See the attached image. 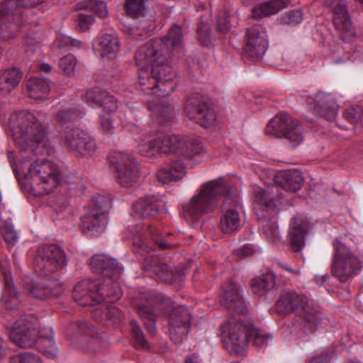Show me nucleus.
Masks as SVG:
<instances>
[{"label": "nucleus", "instance_id": "f257e3e1", "mask_svg": "<svg viewBox=\"0 0 363 363\" xmlns=\"http://www.w3.org/2000/svg\"><path fill=\"white\" fill-rule=\"evenodd\" d=\"M135 62L140 70L139 84L144 86L146 99H144L150 109L155 111L165 121L172 119V107L167 105L166 94L162 91L164 82L168 83L174 77L172 67L160 48V43L152 41L140 46L135 53Z\"/></svg>", "mask_w": 363, "mask_h": 363}, {"label": "nucleus", "instance_id": "f03ea898", "mask_svg": "<svg viewBox=\"0 0 363 363\" xmlns=\"http://www.w3.org/2000/svg\"><path fill=\"white\" fill-rule=\"evenodd\" d=\"M89 265L101 277L94 281L85 279L77 284L73 290L74 301L86 306L118 300L121 291L116 281L123 271L120 264L107 255H96L90 259Z\"/></svg>", "mask_w": 363, "mask_h": 363}, {"label": "nucleus", "instance_id": "7ed1b4c3", "mask_svg": "<svg viewBox=\"0 0 363 363\" xmlns=\"http://www.w3.org/2000/svg\"><path fill=\"white\" fill-rule=\"evenodd\" d=\"M42 116L21 111L13 113L9 121L11 135L21 151L32 152L35 156L48 152L47 128Z\"/></svg>", "mask_w": 363, "mask_h": 363}, {"label": "nucleus", "instance_id": "20e7f679", "mask_svg": "<svg viewBox=\"0 0 363 363\" xmlns=\"http://www.w3.org/2000/svg\"><path fill=\"white\" fill-rule=\"evenodd\" d=\"M136 148L140 155L152 157L160 152L173 153L185 158L201 155L205 149L201 142L191 137L167 135L161 138L157 134L145 133L136 140Z\"/></svg>", "mask_w": 363, "mask_h": 363}, {"label": "nucleus", "instance_id": "39448f33", "mask_svg": "<svg viewBox=\"0 0 363 363\" xmlns=\"http://www.w3.org/2000/svg\"><path fill=\"white\" fill-rule=\"evenodd\" d=\"M221 338L225 347L230 353H242L246 341H252L260 348L267 345L272 340V336L262 330L241 323L235 318L230 319L222 325Z\"/></svg>", "mask_w": 363, "mask_h": 363}, {"label": "nucleus", "instance_id": "423d86ee", "mask_svg": "<svg viewBox=\"0 0 363 363\" xmlns=\"http://www.w3.org/2000/svg\"><path fill=\"white\" fill-rule=\"evenodd\" d=\"M228 187L222 179L203 184L198 192L183 204L184 218L188 222H194L203 215L213 212L218 206L219 198L225 194Z\"/></svg>", "mask_w": 363, "mask_h": 363}, {"label": "nucleus", "instance_id": "0eeeda50", "mask_svg": "<svg viewBox=\"0 0 363 363\" xmlns=\"http://www.w3.org/2000/svg\"><path fill=\"white\" fill-rule=\"evenodd\" d=\"M40 338V350L50 359L57 356L58 351L54 342L53 332L51 328H45L37 333L31 323L16 322L10 331V338L12 342L21 347H32L37 343V335Z\"/></svg>", "mask_w": 363, "mask_h": 363}, {"label": "nucleus", "instance_id": "6e6552de", "mask_svg": "<svg viewBox=\"0 0 363 363\" xmlns=\"http://www.w3.org/2000/svg\"><path fill=\"white\" fill-rule=\"evenodd\" d=\"M19 165L26 178L37 182L45 194L51 193L60 184V171L58 166L52 161L37 158L33 163L27 164L23 162Z\"/></svg>", "mask_w": 363, "mask_h": 363}, {"label": "nucleus", "instance_id": "1a4fd4ad", "mask_svg": "<svg viewBox=\"0 0 363 363\" xmlns=\"http://www.w3.org/2000/svg\"><path fill=\"white\" fill-rule=\"evenodd\" d=\"M276 311L281 315L298 313L304 318L311 330L318 328V317L314 310L309 306L308 298L294 291H284L279 296Z\"/></svg>", "mask_w": 363, "mask_h": 363}, {"label": "nucleus", "instance_id": "9d476101", "mask_svg": "<svg viewBox=\"0 0 363 363\" xmlns=\"http://www.w3.org/2000/svg\"><path fill=\"white\" fill-rule=\"evenodd\" d=\"M334 248L333 274L340 281H348L360 272L361 261L354 252L337 239L334 241Z\"/></svg>", "mask_w": 363, "mask_h": 363}, {"label": "nucleus", "instance_id": "9b49d317", "mask_svg": "<svg viewBox=\"0 0 363 363\" xmlns=\"http://www.w3.org/2000/svg\"><path fill=\"white\" fill-rule=\"evenodd\" d=\"M110 166L116 182L122 186L130 187L138 180L140 169L135 159L121 152L113 153L110 157Z\"/></svg>", "mask_w": 363, "mask_h": 363}, {"label": "nucleus", "instance_id": "f8f14e48", "mask_svg": "<svg viewBox=\"0 0 363 363\" xmlns=\"http://www.w3.org/2000/svg\"><path fill=\"white\" fill-rule=\"evenodd\" d=\"M266 133L278 138H285L294 147L303 140L302 128L298 122L284 113L277 115L268 123Z\"/></svg>", "mask_w": 363, "mask_h": 363}, {"label": "nucleus", "instance_id": "ddd939ff", "mask_svg": "<svg viewBox=\"0 0 363 363\" xmlns=\"http://www.w3.org/2000/svg\"><path fill=\"white\" fill-rule=\"evenodd\" d=\"M143 298L144 301L137 304L138 313L143 320L148 332L154 334L156 317L165 312L171 306L172 303L169 298L162 294L144 295Z\"/></svg>", "mask_w": 363, "mask_h": 363}, {"label": "nucleus", "instance_id": "4468645a", "mask_svg": "<svg viewBox=\"0 0 363 363\" xmlns=\"http://www.w3.org/2000/svg\"><path fill=\"white\" fill-rule=\"evenodd\" d=\"M107 205L103 197L92 201L87 213L82 218V228L84 233L96 236L104 231L107 224Z\"/></svg>", "mask_w": 363, "mask_h": 363}, {"label": "nucleus", "instance_id": "2eb2a0df", "mask_svg": "<svg viewBox=\"0 0 363 363\" xmlns=\"http://www.w3.org/2000/svg\"><path fill=\"white\" fill-rule=\"evenodd\" d=\"M65 263V253L57 245H43L38 247L34 262L37 272L48 275L58 271Z\"/></svg>", "mask_w": 363, "mask_h": 363}, {"label": "nucleus", "instance_id": "dca6fc26", "mask_svg": "<svg viewBox=\"0 0 363 363\" xmlns=\"http://www.w3.org/2000/svg\"><path fill=\"white\" fill-rule=\"evenodd\" d=\"M64 147L81 156L94 152L96 148L94 138L79 128H67L62 135Z\"/></svg>", "mask_w": 363, "mask_h": 363}, {"label": "nucleus", "instance_id": "f3484780", "mask_svg": "<svg viewBox=\"0 0 363 363\" xmlns=\"http://www.w3.org/2000/svg\"><path fill=\"white\" fill-rule=\"evenodd\" d=\"M225 200L223 206V214L220 219L222 230L225 233H231L241 228L242 223L240 215L236 209L239 203L237 195L229 186L225 193Z\"/></svg>", "mask_w": 363, "mask_h": 363}, {"label": "nucleus", "instance_id": "a211bd4d", "mask_svg": "<svg viewBox=\"0 0 363 363\" xmlns=\"http://www.w3.org/2000/svg\"><path fill=\"white\" fill-rule=\"evenodd\" d=\"M186 116L200 125L208 128L214 124L216 115L211 105L203 101L199 96L190 97L185 106Z\"/></svg>", "mask_w": 363, "mask_h": 363}, {"label": "nucleus", "instance_id": "6ab92c4d", "mask_svg": "<svg viewBox=\"0 0 363 363\" xmlns=\"http://www.w3.org/2000/svg\"><path fill=\"white\" fill-rule=\"evenodd\" d=\"M308 108L315 114L328 121L335 118L338 107L333 95L318 91L306 100Z\"/></svg>", "mask_w": 363, "mask_h": 363}, {"label": "nucleus", "instance_id": "aec40b11", "mask_svg": "<svg viewBox=\"0 0 363 363\" xmlns=\"http://www.w3.org/2000/svg\"><path fill=\"white\" fill-rule=\"evenodd\" d=\"M190 323V315L187 309L182 306L174 307L169 314V335L175 343L184 338Z\"/></svg>", "mask_w": 363, "mask_h": 363}, {"label": "nucleus", "instance_id": "412c9836", "mask_svg": "<svg viewBox=\"0 0 363 363\" xmlns=\"http://www.w3.org/2000/svg\"><path fill=\"white\" fill-rule=\"evenodd\" d=\"M268 46L265 29L260 25H255L247 30L245 52L252 57L262 56Z\"/></svg>", "mask_w": 363, "mask_h": 363}, {"label": "nucleus", "instance_id": "4be33fe9", "mask_svg": "<svg viewBox=\"0 0 363 363\" xmlns=\"http://www.w3.org/2000/svg\"><path fill=\"white\" fill-rule=\"evenodd\" d=\"M157 41L160 43V48L167 57L170 55L179 57L182 55L183 33L179 26H172L167 34Z\"/></svg>", "mask_w": 363, "mask_h": 363}, {"label": "nucleus", "instance_id": "5701e85b", "mask_svg": "<svg viewBox=\"0 0 363 363\" xmlns=\"http://www.w3.org/2000/svg\"><path fill=\"white\" fill-rule=\"evenodd\" d=\"M223 305L229 311L245 314L247 307L240 294L238 285L230 280L227 285L223 286Z\"/></svg>", "mask_w": 363, "mask_h": 363}, {"label": "nucleus", "instance_id": "b1692460", "mask_svg": "<svg viewBox=\"0 0 363 363\" xmlns=\"http://www.w3.org/2000/svg\"><path fill=\"white\" fill-rule=\"evenodd\" d=\"M181 160H174L164 167L160 168L157 173L158 181L162 184L177 182L182 179L186 174L184 160L190 159L182 156ZM192 157H191V158Z\"/></svg>", "mask_w": 363, "mask_h": 363}, {"label": "nucleus", "instance_id": "393cba45", "mask_svg": "<svg viewBox=\"0 0 363 363\" xmlns=\"http://www.w3.org/2000/svg\"><path fill=\"white\" fill-rule=\"evenodd\" d=\"M158 199L155 195L140 197L133 206L132 213L136 218H152L160 211Z\"/></svg>", "mask_w": 363, "mask_h": 363}, {"label": "nucleus", "instance_id": "a878e982", "mask_svg": "<svg viewBox=\"0 0 363 363\" xmlns=\"http://www.w3.org/2000/svg\"><path fill=\"white\" fill-rule=\"evenodd\" d=\"M14 3L15 1H3L0 6V15L2 16L0 37L6 39L13 38L18 28L17 23L11 22L17 13L13 15V11L8 10L9 7L14 6Z\"/></svg>", "mask_w": 363, "mask_h": 363}, {"label": "nucleus", "instance_id": "bb28decb", "mask_svg": "<svg viewBox=\"0 0 363 363\" xmlns=\"http://www.w3.org/2000/svg\"><path fill=\"white\" fill-rule=\"evenodd\" d=\"M274 182L288 191H296L303 184L301 172L297 169L284 170L274 175Z\"/></svg>", "mask_w": 363, "mask_h": 363}, {"label": "nucleus", "instance_id": "cd10ccee", "mask_svg": "<svg viewBox=\"0 0 363 363\" xmlns=\"http://www.w3.org/2000/svg\"><path fill=\"white\" fill-rule=\"evenodd\" d=\"M83 100L92 107L103 106L110 112L118 108L117 101L114 97L105 91L96 92L94 90H89L83 97Z\"/></svg>", "mask_w": 363, "mask_h": 363}, {"label": "nucleus", "instance_id": "c85d7f7f", "mask_svg": "<svg viewBox=\"0 0 363 363\" xmlns=\"http://www.w3.org/2000/svg\"><path fill=\"white\" fill-rule=\"evenodd\" d=\"M144 268L147 271H152L155 275L164 281H173L174 272L172 269L166 264L162 263L160 259L152 255L145 258Z\"/></svg>", "mask_w": 363, "mask_h": 363}, {"label": "nucleus", "instance_id": "c756f323", "mask_svg": "<svg viewBox=\"0 0 363 363\" xmlns=\"http://www.w3.org/2000/svg\"><path fill=\"white\" fill-rule=\"evenodd\" d=\"M330 7L334 10V24L337 29L350 31L352 23L348 16L345 1H330Z\"/></svg>", "mask_w": 363, "mask_h": 363}, {"label": "nucleus", "instance_id": "7c9ffc66", "mask_svg": "<svg viewBox=\"0 0 363 363\" xmlns=\"http://www.w3.org/2000/svg\"><path fill=\"white\" fill-rule=\"evenodd\" d=\"M94 318L99 322H104L106 325H118L122 318L119 310L113 306H101L96 308L94 314Z\"/></svg>", "mask_w": 363, "mask_h": 363}, {"label": "nucleus", "instance_id": "2f4dec72", "mask_svg": "<svg viewBox=\"0 0 363 363\" xmlns=\"http://www.w3.org/2000/svg\"><path fill=\"white\" fill-rule=\"evenodd\" d=\"M28 96L35 99H45L50 91V86L46 79L30 77L27 82Z\"/></svg>", "mask_w": 363, "mask_h": 363}, {"label": "nucleus", "instance_id": "473e14b6", "mask_svg": "<svg viewBox=\"0 0 363 363\" xmlns=\"http://www.w3.org/2000/svg\"><path fill=\"white\" fill-rule=\"evenodd\" d=\"M287 6L286 1H259L252 9V17L261 18L278 13Z\"/></svg>", "mask_w": 363, "mask_h": 363}, {"label": "nucleus", "instance_id": "72a5a7b5", "mask_svg": "<svg viewBox=\"0 0 363 363\" xmlns=\"http://www.w3.org/2000/svg\"><path fill=\"white\" fill-rule=\"evenodd\" d=\"M21 301L20 296L16 293L12 279L5 274V288L1 300V303L7 309H13Z\"/></svg>", "mask_w": 363, "mask_h": 363}, {"label": "nucleus", "instance_id": "f704fd0d", "mask_svg": "<svg viewBox=\"0 0 363 363\" xmlns=\"http://www.w3.org/2000/svg\"><path fill=\"white\" fill-rule=\"evenodd\" d=\"M84 113V111L64 104H57L54 107L55 119L60 123H65L80 117Z\"/></svg>", "mask_w": 363, "mask_h": 363}, {"label": "nucleus", "instance_id": "c9c22d12", "mask_svg": "<svg viewBox=\"0 0 363 363\" xmlns=\"http://www.w3.org/2000/svg\"><path fill=\"white\" fill-rule=\"evenodd\" d=\"M21 73L16 68L5 70L0 75V91L8 94L13 90L21 79Z\"/></svg>", "mask_w": 363, "mask_h": 363}, {"label": "nucleus", "instance_id": "e433bc0d", "mask_svg": "<svg viewBox=\"0 0 363 363\" xmlns=\"http://www.w3.org/2000/svg\"><path fill=\"white\" fill-rule=\"evenodd\" d=\"M99 45L101 51V57L108 59L114 58L118 50V40L112 34L102 35L99 40Z\"/></svg>", "mask_w": 363, "mask_h": 363}, {"label": "nucleus", "instance_id": "4c0bfd02", "mask_svg": "<svg viewBox=\"0 0 363 363\" xmlns=\"http://www.w3.org/2000/svg\"><path fill=\"white\" fill-rule=\"evenodd\" d=\"M274 285V277L272 274H264L252 280V293L259 296L265 295Z\"/></svg>", "mask_w": 363, "mask_h": 363}, {"label": "nucleus", "instance_id": "58836bf2", "mask_svg": "<svg viewBox=\"0 0 363 363\" xmlns=\"http://www.w3.org/2000/svg\"><path fill=\"white\" fill-rule=\"evenodd\" d=\"M306 233V230L304 225L296 224V223L292 224L290 234L291 236V247L294 251L299 252L304 246V236Z\"/></svg>", "mask_w": 363, "mask_h": 363}, {"label": "nucleus", "instance_id": "ea45409f", "mask_svg": "<svg viewBox=\"0 0 363 363\" xmlns=\"http://www.w3.org/2000/svg\"><path fill=\"white\" fill-rule=\"evenodd\" d=\"M260 230L262 237L269 242L274 243L280 240L275 218L265 221L260 227Z\"/></svg>", "mask_w": 363, "mask_h": 363}, {"label": "nucleus", "instance_id": "a19ab883", "mask_svg": "<svg viewBox=\"0 0 363 363\" xmlns=\"http://www.w3.org/2000/svg\"><path fill=\"white\" fill-rule=\"evenodd\" d=\"M78 8L94 13L99 18H105L108 14L105 1H80Z\"/></svg>", "mask_w": 363, "mask_h": 363}, {"label": "nucleus", "instance_id": "79ce46f5", "mask_svg": "<svg viewBox=\"0 0 363 363\" xmlns=\"http://www.w3.org/2000/svg\"><path fill=\"white\" fill-rule=\"evenodd\" d=\"M0 233L5 242L10 245H14L18 240V236L13 226L6 220L0 218Z\"/></svg>", "mask_w": 363, "mask_h": 363}, {"label": "nucleus", "instance_id": "37998d69", "mask_svg": "<svg viewBox=\"0 0 363 363\" xmlns=\"http://www.w3.org/2000/svg\"><path fill=\"white\" fill-rule=\"evenodd\" d=\"M55 45L58 48L59 50L65 51L72 48H79L81 43L78 40L72 39L68 35L60 33L56 37Z\"/></svg>", "mask_w": 363, "mask_h": 363}, {"label": "nucleus", "instance_id": "c03bdc74", "mask_svg": "<svg viewBox=\"0 0 363 363\" xmlns=\"http://www.w3.org/2000/svg\"><path fill=\"white\" fill-rule=\"evenodd\" d=\"M254 195L255 201L257 203L266 207H271L273 206V196L271 193L257 186L254 189Z\"/></svg>", "mask_w": 363, "mask_h": 363}, {"label": "nucleus", "instance_id": "a18cd8bd", "mask_svg": "<svg viewBox=\"0 0 363 363\" xmlns=\"http://www.w3.org/2000/svg\"><path fill=\"white\" fill-rule=\"evenodd\" d=\"M133 336L138 347L143 349H147L148 345L145 339L144 335L135 320H132L130 323Z\"/></svg>", "mask_w": 363, "mask_h": 363}, {"label": "nucleus", "instance_id": "49530a36", "mask_svg": "<svg viewBox=\"0 0 363 363\" xmlns=\"http://www.w3.org/2000/svg\"><path fill=\"white\" fill-rule=\"evenodd\" d=\"M303 14L300 10H294L285 13L280 17V23L282 24L296 25L302 21Z\"/></svg>", "mask_w": 363, "mask_h": 363}, {"label": "nucleus", "instance_id": "de8ad7c7", "mask_svg": "<svg viewBox=\"0 0 363 363\" xmlns=\"http://www.w3.org/2000/svg\"><path fill=\"white\" fill-rule=\"evenodd\" d=\"M9 363H43L40 357L30 352H23L12 357Z\"/></svg>", "mask_w": 363, "mask_h": 363}, {"label": "nucleus", "instance_id": "09e8293b", "mask_svg": "<svg viewBox=\"0 0 363 363\" xmlns=\"http://www.w3.org/2000/svg\"><path fill=\"white\" fill-rule=\"evenodd\" d=\"M77 60L72 55H67L62 57L60 60L59 65L61 69L67 75H71L74 73Z\"/></svg>", "mask_w": 363, "mask_h": 363}, {"label": "nucleus", "instance_id": "8fccbe9b", "mask_svg": "<svg viewBox=\"0 0 363 363\" xmlns=\"http://www.w3.org/2000/svg\"><path fill=\"white\" fill-rule=\"evenodd\" d=\"M127 13L130 16H138L143 13L145 7L143 1H125Z\"/></svg>", "mask_w": 363, "mask_h": 363}, {"label": "nucleus", "instance_id": "3c124183", "mask_svg": "<svg viewBox=\"0 0 363 363\" xmlns=\"http://www.w3.org/2000/svg\"><path fill=\"white\" fill-rule=\"evenodd\" d=\"M363 109L361 106L350 107L345 110V117L352 123H356L361 120Z\"/></svg>", "mask_w": 363, "mask_h": 363}, {"label": "nucleus", "instance_id": "603ef678", "mask_svg": "<svg viewBox=\"0 0 363 363\" xmlns=\"http://www.w3.org/2000/svg\"><path fill=\"white\" fill-rule=\"evenodd\" d=\"M257 251V247L252 244H246L233 250L234 255L238 258H244Z\"/></svg>", "mask_w": 363, "mask_h": 363}, {"label": "nucleus", "instance_id": "864d4df0", "mask_svg": "<svg viewBox=\"0 0 363 363\" xmlns=\"http://www.w3.org/2000/svg\"><path fill=\"white\" fill-rule=\"evenodd\" d=\"M209 30V25L207 23H203V21L198 26L199 40L203 45L206 46L210 43Z\"/></svg>", "mask_w": 363, "mask_h": 363}, {"label": "nucleus", "instance_id": "5fc2aeb1", "mask_svg": "<svg viewBox=\"0 0 363 363\" xmlns=\"http://www.w3.org/2000/svg\"><path fill=\"white\" fill-rule=\"evenodd\" d=\"M217 26L221 32H226L230 30L231 25L230 22V16L228 12H220L217 18Z\"/></svg>", "mask_w": 363, "mask_h": 363}, {"label": "nucleus", "instance_id": "6e6d98bb", "mask_svg": "<svg viewBox=\"0 0 363 363\" xmlns=\"http://www.w3.org/2000/svg\"><path fill=\"white\" fill-rule=\"evenodd\" d=\"M94 21L92 16L80 13L78 16L77 28L82 31L86 30L89 29Z\"/></svg>", "mask_w": 363, "mask_h": 363}, {"label": "nucleus", "instance_id": "4d7b16f0", "mask_svg": "<svg viewBox=\"0 0 363 363\" xmlns=\"http://www.w3.org/2000/svg\"><path fill=\"white\" fill-rule=\"evenodd\" d=\"M29 293L35 298L43 299L47 298L50 294V289L45 287L32 286L29 289Z\"/></svg>", "mask_w": 363, "mask_h": 363}, {"label": "nucleus", "instance_id": "13d9d810", "mask_svg": "<svg viewBox=\"0 0 363 363\" xmlns=\"http://www.w3.org/2000/svg\"><path fill=\"white\" fill-rule=\"evenodd\" d=\"M100 127L101 130L104 133L113 132L114 127L110 115H100Z\"/></svg>", "mask_w": 363, "mask_h": 363}, {"label": "nucleus", "instance_id": "bf43d9fd", "mask_svg": "<svg viewBox=\"0 0 363 363\" xmlns=\"http://www.w3.org/2000/svg\"><path fill=\"white\" fill-rule=\"evenodd\" d=\"M147 233L150 234L152 237V240L159 245V246L162 249L167 248V244L163 242V240L160 238V230L155 227L151 225H148L147 227Z\"/></svg>", "mask_w": 363, "mask_h": 363}, {"label": "nucleus", "instance_id": "052dcab7", "mask_svg": "<svg viewBox=\"0 0 363 363\" xmlns=\"http://www.w3.org/2000/svg\"><path fill=\"white\" fill-rule=\"evenodd\" d=\"M79 328L80 332L84 333L86 336L91 335L92 333L91 325H89L86 321L82 322L79 325Z\"/></svg>", "mask_w": 363, "mask_h": 363}, {"label": "nucleus", "instance_id": "680f3d73", "mask_svg": "<svg viewBox=\"0 0 363 363\" xmlns=\"http://www.w3.org/2000/svg\"><path fill=\"white\" fill-rule=\"evenodd\" d=\"M124 32L133 38H137L138 36H143L138 28H127L124 30Z\"/></svg>", "mask_w": 363, "mask_h": 363}, {"label": "nucleus", "instance_id": "e2e57ef3", "mask_svg": "<svg viewBox=\"0 0 363 363\" xmlns=\"http://www.w3.org/2000/svg\"><path fill=\"white\" fill-rule=\"evenodd\" d=\"M185 363H202L201 359L195 354L186 359Z\"/></svg>", "mask_w": 363, "mask_h": 363}, {"label": "nucleus", "instance_id": "0e129e2a", "mask_svg": "<svg viewBox=\"0 0 363 363\" xmlns=\"http://www.w3.org/2000/svg\"><path fill=\"white\" fill-rule=\"evenodd\" d=\"M328 277L327 275L323 276H315L314 280L319 286L322 285L327 279Z\"/></svg>", "mask_w": 363, "mask_h": 363}, {"label": "nucleus", "instance_id": "69168bd1", "mask_svg": "<svg viewBox=\"0 0 363 363\" xmlns=\"http://www.w3.org/2000/svg\"><path fill=\"white\" fill-rule=\"evenodd\" d=\"M280 265V267L283 269H285L286 271L291 272V274L297 276V275H299L300 274V271L298 269H293L292 268L286 266V265H284L283 264H279Z\"/></svg>", "mask_w": 363, "mask_h": 363}, {"label": "nucleus", "instance_id": "338daca9", "mask_svg": "<svg viewBox=\"0 0 363 363\" xmlns=\"http://www.w3.org/2000/svg\"><path fill=\"white\" fill-rule=\"evenodd\" d=\"M39 69H40V72H45V73L50 72L52 69L51 66L47 63H42L40 65Z\"/></svg>", "mask_w": 363, "mask_h": 363}, {"label": "nucleus", "instance_id": "774afa93", "mask_svg": "<svg viewBox=\"0 0 363 363\" xmlns=\"http://www.w3.org/2000/svg\"><path fill=\"white\" fill-rule=\"evenodd\" d=\"M354 60L363 61V52L354 51L353 53Z\"/></svg>", "mask_w": 363, "mask_h": 363}]
</instances>
